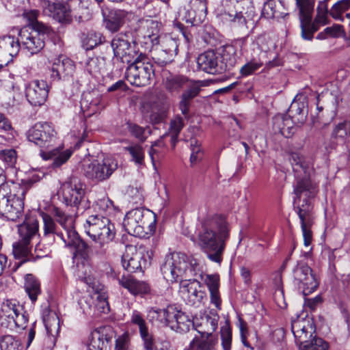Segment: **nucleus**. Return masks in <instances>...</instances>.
<instances>
[{"mask_svg":"<svg viewBox=\"0 0 350 350\" xmlns=\"http://www.w3.org/2000/svg\"><path fill=\"white\" fill-rule=\"evenodd\" d=\"M317 193V186L310 179L304 177L297 180L294 188L295 197L293 200L294 209L299 216L305 246H309L312 240L310 230L314 219L311 199Z\"/></svg>","mask_w":350,"mask_h":350,"instance_id":"f257e3e1","label":"nucleus"},{"mask_svg":"<svg viewBox=\"0 0 350 350\" xmlns=\"http://www.w3.org/2000/svg\"><path fill=\"white\" fill-rule=\"evenodd\" d=\"M228 237V224L222 216H214L204 225L199 240L203 252L210 260L218 264L221 262Z\"/></svg>","mask_w":350,"mask_h":350,"instance_id":"f03ea898","label":"nucleus"},{"mask_svg":"<svg viewBox=\"0 0 350 350\" xmlns=\"http://www.w3.org/2000/svg\"><path fill=\"white\" fill-rule=\"evenodd\" d=\"M163 278L170 282L178 280H192V278L202 279L203 265L193 256L188 257L181 252H173L165 256L161 267Z\"/></svg>","mask_w":350,"mask_h":350,"instance_id":"7ed1b4c3","label":"nucleus"},{"mask_svg":"<svg viewBox=\"0 0 350 350\" xmlns=\"http://www.w3.org/2000/svg\"><path fill=\"white\" fill-rule=\"evenodd\" d=\"M53 215L56 221L59 224L65 232L64 233L58 234V236L65 243L66 247L74 249L73 255L75 258L79 257L87 260L92 255H97L95 250L98 247L96 245L94 247L90 246L79 237L75 229L74 218L72 215L66 214L59 208H54Z\"/></svg>","mask_w":350,"mask_h":350,"instance_id":"20e7f679","label":"nucleus"},{"mask_svg":"<svg viewBox=\"0 0 350 350\" xmlns=\"http://www.w3.org/2000/svg\"><path fill=\"white\" fill-rule=\"evenodd\" d=\"M25 190L14 184L0 185V216L15 221L23 215Z\"/></svg>","mask_w":350,"mask_h":350,"instance_id":"39448f33","label":"nucleus"},{"mask_svg":"<svg viewBox=\"0 0 350 350\" xmlns=\"http://www.w3.org/2000/svg\"><path fill=\"white\" fill-rule=\"evenodd\" d=\"M237 59L234 49L228 48L223 54L214 51H207L197 58L198 68L208 74H221L230 70L237 64Z\"/></svg>","mask_w":350,"mask_h":350,"instance_id":"423d86ee","label":"nucleus"},{"mask_svg":"<svg viewBox=\"0 0 350 350\" xmlns=\"http://www.w3.org/2000/svg\"><path fill=\"white\" fill-rule=\"evenodd\" d=\"M275 44L271 40L260 38L252 45V57L240 68L242 76L247 77L258 70L264 63L268 68L276 66L275 55L273 52Z\"/></svg>","mask_w":350,"mask_h":350,"instance_id":"0eeeda50","label":"nucleus"},{"mask_svg":"<svg viewBox=\"0 0 350 350\" xmlns=\"http://www.w3.org/2000/svg\"><path fill=\"white\" fill-rule=\"evenodd\" d=\"M295 1L299 10L301 36L304 40H312L314 33L320 27L327 23V14L317 13L312 21L314 0H295Z\"/></svg>","mask_w":350,"mask_h":350,"instance_id":"6e6552de","label":"nucleus"},{"mask_svg":"<svg viewBox=\"0 0 350 350\" xmlns=\"http://www.w3.org/2000/svg\"><path fill=\"white\" fill-rule=\"evenodd\" d=\"M156 217L153 212L148 209L137 208L129 211L125 215L123 226L125 230L135 237H144L154 230Z\"/></svg>","mask_w":350,"mask_h":350,"instance_id":"1a4fd4ad","label":"nucleus"},{"mask_svg":"<svg viewBox=\"0 0 350 350\" xmlns=\"http://www.w3.org/2000/svg\"><path fill=\"white\" fill-rule=\"evenodd\" d=\"M34 28H23L18 33L21 49L31 55L38 53L44 46L51 28L45 24H36Z\"/></svg>","mask_w":350,"mask_h":350,"instance_id":"9d476101","label":"nucleus"},{"mask_svg":"<svg viewBox=\"0 0 350 350\" xmlns=\"http://www.w3.org/2000/svg\"><path fill=\"white\" fill-rule=\"evenodd\" d=\"M154 75L152 64L148 57L140 53L126 68V77L127 81L137 87L150 84Z\"/></svg>","mask_w":350,"mask_h":350,"instance_id":"9b49d317","label":"nucleus"},{"mask_svg":"<svg viewBox=\"0 0 350 350\" xmlns=\"http://www.w3.org/2000/svg\"><path fill=\"white\" fill-rule=\"evenodd\" d=\"M29 320L28 314L23 306L16 300H6L3 302L0 311L1 326L13 329L15 327L24 329Z\"/></svg>","mask_w":350,"mask_h":350,"instance_id":"f8f14e48","label":"nucleus"},{"mask_svg":"<svg viewBox=\"0 0 350 350\" xmlns=\"http://www.w3.org/2000/svg\"><path fill=\"white\" fill-rule=\"evenodd\" d=\"M118 161L111 156H105L102 159H94L83 165L84 176L94 183L108 180L118 169Z\"/></svg>","mask_w":350,"mask_h":350,"instance_id":"ddd939ff","label":"nucleus"},{"mask_svg":"<svg viewBox=\"0 0 350 350\" xmlns=\"http://www.w3.org/2000/svg\"><path fill=\"white\" fill-rule=\"evenodd\" d=\"M154 252L144 247L137 248L133 245L126 246L125 253L122 256V265L128 272L141 271L150 265Z\"/></svg>","mask_w":350,"mask_h":350,"instance_id":"4468645a","label":"nucleus"},{"mask_svg":"<svg viewBox=\"0 0 350 350\" xmlns=\"http://www.w3.org/2000/svg\"><path fill=\"white\" fill-rule=\"evenodd\" d=\"M62 196L67 205L75 206L78 211L90 208V202L85 196L84 185L77 178L72 177L62 187Z\"/></svg>","mask_w":350,"mask_h":350,"instance_id":"2eb2a0df","label":"nucleus"},{"mask_svg":"<svg viewBox=\"0 0 350 350\" xmlns=\"http://www.w3.org/2000/svg\"><path fill=\"white\" fill-rule=\"evenodd\" d=\"M293 284L304 296L313 293L319 282L312 269L304 262H298L293 269Z\"/></svg>","mask_w":350,"mask_h":350,"instance_id":"dca6fc26","label":"nucleus"},{"mask_svg":"<svg viewBox=\"0 0 350 350\" xmlns=\"http://www.w3.org/2000/svg\"><path fill=\"white\" fill-rule=\"evenodd\" d=\"M111 46L114 58L123 64L130 63L136 54L135 42L129 31L115 36L111 41Z\"/></svg>","mask_w":350,"mask_h":350,"instance_id":"f3484780","label":"nucleus"},{"mask_svg":"<svg viewBox=\"0 0 350 350\" xmlns=\"http://www.w3.org/2000/svg\"><path fill=\"white\" fill-rule=\"evenodd\" d=\"M57 133L47 122L36 123L27 133L29 142L34 143L42 149H49L54 147L57 141Z\"/></svg>","mask_w":350,"mask_h":350,"instance_id":"a211bd4d","label":"nucleus"},{"mask_svg":"<svg viewBox=\"0 0 350 350\" xmlns=\"http://www.w3.org/2000/svg\"><path fill=\"white\" fill-rule=\"evenodd\" d=\"M180 294L185 302L195 308H200L207 300V296L202 284L197 278L187 282L183 283L180 286Z\"/></svg>","mask_w":350,"mask_h":350,"instance_id":"6ab92c4d","label":"nucleus"},{"mask_svg":"<svg viewBox=\"0 0 350 350\" xmlns=\"http://www.w3.org/2000/svg\"><path fill=\"white\" fill-rule=\"evenodd\" d=\"M238 0H221L216 10L217 16L224 23H232L234 25H243L245 19L241 11L237 8Z\"/></svg>","mask_w":350,"mask_h":350,"instance_id":"aec40b11","label":"nucleus"},{"mask_svg":"<svg viewBox=\"0 0 350 350\" xmlns=\"http://www.w3.org/2000/svg\"><path fill=\"white\" fill-rule=\"evenodd\" d=\"M81 280L87 284L89 292L94 293L92 296L95 299L94 306L97 312L98 313H108L109 312L108 296L104 290L103 286L90 275L81 278Z\"/></svg>","mask_w":350,"mask_h":350,"instance_id":"412c9836","label":"nucleus"},{"mask_svg":"<svg viewBox=\"0 0 350 350\" xmlns=\"http://www.w3.org/2000/svg\"><path fill=\"white\" fill-rule=\"evenodd\" d=\"M49 86L44 80L31 81L25 88V96L29 103L35 106L44 103L48 96Z\"/></svg>","mask_w":350,"mask_h":350,"instance_id":"4be33fe9","label":"nucleus"},{"mask_svg":"<svg viewBox=\"0 0 350 350\" xmlns=\"http://www.w3.org/2000/svg\"><path fill=\"white\" fill-rule=\"evenodd\" d=\"M32 243L18 241L12 245V253L16 259L20 260L17 267H20L22 264L27 262H34L38 258H40L45 256L44 254H40L38 253V250H41L40 244L38 243L35 247L34 256L31 252Z\"/></svg>","mask_w":350,"mask_h":350,"instance_id":"5701e85b","label":"nucleus"},{"mask_svg":"<svg viewBox=\"0 0 350 350\" xmlns=\"http://www.w3.org/2000/svg\"><path fill=\"white\" fill-rule=\"evenodd\" d=\"M21 49V42L12 36L0 37V68L6 66Z\"/></svg>","mask_w":350,"mask_h":350,"instance_id":"b1692460","label":"nucleus"},{"mask_svg":"<svg viewBox=\"0 0 350 350\" xmlns=\"http://www.w3.org/2000/svg\"><path fill=\"white\" fill-rule=\"evenodd\" d=\"M75 70L74 62L64 55H59L53 62L51 71V79L53 81L66 79L72 76Z\"/></svg>","mask_w":350,"mask_h":350,"instance_id":"393cba45","label":"nucleus"},{"mask_svg":"<svg viewBox=\"0 0 350 350\" xmlns=\"http://www.w3.org/2000/svg\"><path fill=\"white\" fill-rule=\"evenodd\" d=\"M291 330L297 345L306 342L312 336L314 329L309 319L297 317L291 321Z\"/></svg>","mask_w":350,"mask_h":350,"instance_id":"a878e982","label":"nucleus"},{"mask_svg":"<svg viewBox=\"0 0 350 350\" xmlns=\"http://www.w3.org/2000/svg\"><path fill=\"white\" fill-rule=\"evenodd\" d=\"M80 106L83 115L90 117L105 107L103 95L96 91L84 93L80 101Z\"/></svg>","mask_w":350,"mask_h":350,"instance_id":"bb28decb","label":"nucleus"},{"mask_svg":"<svg viewBox=\"0 0 350 350\" xmlns=\"http://www.w3.org/2000/svg\"><path fill=\"white\" fill-rule=\"evenodd\" d=\"M44 12L62 23L68 24L72 20L70 6L68 4L46 2Z\"/></svg>","mask_w":350,"mask_h":350,"instance_id":"cd10ccee","label":"nucleus"},{"mask_svg":"<svg viewBox=\"0 0 350 350\" xmlns=\"http://www.w3.org/2000/svg\"><path fill=\"white\" fill-rule=\"evenodd\" d=\"M127 16L128 12L124 10H109L103 18L105 29L111 33L118 32L124 25Z\"/></svg>","mask_w":350,"mask_h":350,"instance_id":"c85d7f7f","label":"nucleus"},{"mask_svg":"<svg viewBox=\"0 0 350 350\" xmlns=\"http://www.w3.org/2000/svg\"><path fill=\"white\" fill-rule=\"evenodd\" d=\"M144 38L147 40V42L149 41L152 44H158L168 53H170L175 56L178 54V44L177 40L169 36H159L157 29H155V32L151 33L147 32Z\"/></svg>","mask_w":350,"mask_h":350,"instance_id":"c756f323","label":"nucleus"},{"mask_svg":"<svg viewBox=\"0 0 350 350\" xmlns=\"http://www.w3.org/2000/svg\"><path fill=\"white\" fill-rule=\"evenodd\" d=\"M39 224L34 217H26L24 222L18 226L19 241L31 243V241L39 235Z\"/></svg>","mask_w":350,"mask_h":350,"instance_id":"7c9ffc66","label":"nucleus"},{"mask_svg":"<svg viewBox=\"0 0 350 350\" xmlns=\"http://www.w3.org/2000/svg\"><path fill=\"white\" fill-rule=\"evenodd\" d=\"M96 234L93 235L90 239L98 247L95 250L97 256H103L106 253L107 245L111 242L116 235L115 227L112 224L107 227L102 229Z\"/></svg>","mask_w":350,"mask_h":350,"instance_id":"2f4dec72","label":"nucleus"},{"mask_svg":"<svg viewBox=\"0 0 350 350\" xmlns=\"http://www.w3.org/2000/svg\"><path fill=\"white\" fill-rule=\"evenodd\" d=\"M51 148L49 151L41 150L40 154L44 160H53V168L59 167L70 159L72 154V151L69 149L62 150L63 146L60 144L57 147Z\"/></svg>","mask_w":350,"mask_h":350,"instance_id":"473e14b6","label":"nucleus"},{"mask_svg":"<svg viewBox=\"0 0 350 350\" xmlns=\"http://www.w3.org/2000/svg\"><path fill=\"white\" fill-rule=\"evenodd\" d=\"M296 123L287 114H277L273 118V129L284 137H291L295 132Z\"/></svg>","mask_w":350,"mask_h":350,"instance_id":"72a5a7b5","label":"nucleus"},{"mask_svg":"<svg viewBox=\"0 0 350 350\" xmlns=\"http://www.w3.org/2000/svg\"><path fill=\"white\" fill-rule=\"evenodd\" d=\"M105 327H100L93 330L88 339V350H109L111 338L105 333Z\"/></svg>","mask_w":350,"mask_h":350,"instance_id":"f704fd0d","label":"nucleus"},{"mask_svg":"<svg viewBox=\"0 0 350 350\" xmlns=\"http://www.w3.org/2000/svg\"><path fill=\"white\" fill-rule=\"evenodd\" d=\"M130 321L131 324L138 327L144 349H150L152 336L148 331V327L143 314L136 310H133L131 315Z\"/></svg>","mask_w":350,"mask_h":350,"instance_id":"c9c22d12","label":"nucleus"},{"mask_svg":"<svg viewBox=\"0 0 350 350\" xmlns=\"http://www.w3.org/2000/svg\"><path fill=\"white\" fill-rule=\"evenodd\" d=\"M190 9L186 12V21L191 24L201 22L206 14V3L204 0H191Z\"/></svg>","mask_w":350,"mask_h":350,"instance_id":"e433bc0d","label":"nucleus"},{"mask_svg":"<svg viewBox=\"0 0 350 350\" xmlns=\"http://www.w3.org/2000/svg\"><path fill=\"white\" fill-rule=\"evenodd\" d=\"M112 224L109 217L100 215H92L88 217L86 219V223L84 225L86 234L92 237L94 234L98 235V232L102 229Z\"/></svg>","mask_w":350,"mask_h":350,"instance_id":"4c0bfd02","label":"nucleus"},{"mask_svg":"<svg viewBox=\"0 0 350 350\" xmlns=\"http://www.w3.org/2000/svg\"><path fill=\"white\" fill-rule=\"evenodd\" d=\"M119 284L126 288L131 294L134 295H145L150 292L149 285L142 281H139L133 278L132 276L123 275L118 280Z\"/></svg>","mask_w":350,"mask_h":350,"instance_id":"58836bf2","label":"nucleus"},{"mask_svg":"<svg viewBox=\"0 0 350 350\" xmlns=\"http://www.w3.org/2000/svg\"><path fill=\"white\" fill-rule=\"evenodd\" d=\"M174 306L170 305L165 308L153 307L149 309L148 316L150 321H156L160 324L169 327L170 318L174 317Z\"/></svg>","mask_w":350,"mask_h":350,"instance_id":"ea45409f","label":"nucleus"},{"mask_svg":"<svg viewBox=\"0 0 350 350\" xmlns=\"http://www.w3.org/2000/svg\"><path fill=\"white\" fill-rule=\"evenodd\" d=\"M164 88L172 94H178L188 85L189 79L180 75L169 74L163 81Z\"/></svg>","mask_w":350,"mask_h":350,"instance_id":"a19ab883","label":"nucleus"},{"mask_svg":"<svg viewBox=\"0 0 350 350\" xmlns=\"http://www.w3.org/2000/svg\"><path fill=\"white\" fill-rule=\"evenodd\" d=\"M174 317L170 318L169 327L176 332L185 333L189 330L192 323L187 315L174 306Z\"/></svg>","mask_w":350,"mask_h":350,"instance_id":"79ce46f5","label":"nucleus"},{"mask_svg":"<svg viewBox=\"0 0 350 350\" xmlns=\"http://www.w3.org/2000/svg\"><path fill=\"white\" fill-rule=\"evenodd\" d=\"M308 111L304 103L293 101L288 110V116L296 123L297 126L303 125L307 118Z\"/></svg>","mask_w":350,"mask_h":350,"instance_id":"37998d69","label":"nucleus"},{"mask_svg":"<svg viewBox=\"0 0 350 350\" xmlns=\"http://www.w3.org/2000/svg\"><path fill=\"white\" fill-rule=\"evenodd\" d=\"M83 47L85 50H92L105 41V38L100 32L90 31L83 33L81 36Z\"/></svg>","mask_w":350,"mask_h":350,"instance_id":"c03bdc74","label":"nucleus"},{"mask_svg":"<svg viewBox=\"0 0 350 350\" xmlns=\"http://www.w3.org/2000/svg\"><path fill=\"white\" fill-rule=\"evenodd\" d=\"M282 8L281 0H268L264 3L262 15L267 19L283 17Z\"/></svg>","mask_w":350,"mask_h":350,"instance_id":"a18cd8bd","label":"nucleus"},{"mask_svg":"<svg viewBox=\"0 0 350 350\" xmlns=\"http://www.w3.org/2000/svg\"><path fill=\"white\" fill-rule=\"evenodd\" d=\"M151 54L154 62L161 67L172 62L175 57V55L168 53L158 44H152Z\"/></svg>","mask_w":350,"mask_h":350,"instance_id":"49530a36","label":"nucleus"},{"mask_svg":"<svg viewBox=\"0 0 350 350\" xmlns=\"http://www.w3.org/2000/svg\"><path fill=\"white\" fill-rule=\"evenodd\" d=\"M25 288L31 301L35 302L38 295L41 293L40 282L32 275H27Z\"/></svg>","mask_w":350,"mask_h":350,"instance_id":"de8ad7c7","label":"nucleus"},{"mask_svg":"<svg viewBox=\"0 0 350 350\" xmlns=\"http://www.w3.org/2000/svg\"><path fill=\"white\" fill-rule=\"evenodd\" d=\"M215 344V341L212 338L196 337L185 350H212Z\"/></svg>","mask_w":350,"mask_h":350,"instance_id":"09e8293b","label":"nucleus"},{"mask_svg":"<svg viewBox=\"0 0 350 350\" xmlns=\"http://www.w3.org/2000/svg\"><path fill=\"white\" fill-rule=\"evenodd\" d=\"M350 8V0H341L331 8L329 13L335 20L344 21L342 14Z\"/></svg>","mask_w":350,"mask_h":350,"instance_id":"8fccbe9b","label":"nucleus"},{"mask_svg":"<svg viewBox=\"0 0 350 350\" xmlns=\"http://www.w3.org/2000/svg\"><path fill=\"white\" fill-rule=\"evenodd\" d=\"M41 216L43 220V235L44 237H53L55 234H57L58 237V234H60V232H57L56 229V224L54 221V219L52 218V217L47 213H41ZM65 232L64 231L63 232Z\"/></svg>","mask_w":350,"mask_h":350,"instance_id":"3c124183","label":"nucleus"},{"mask_svg":"<svg viewBox=\"0 0 350 350\" xmlns=\"http://www.w3.org/2000/svg\"><path fill=\"white\" fill-rule=\"evenodd\" d=\"M301 350H327V343L321 338L314 337L307 339L306 342L299 345Z\"/></svg>","mask_w":350,"mask_h":350,"instance_id":"603ef678","label":"nucleus"},{"mask_svg":"<svg viewBox=\"0 0 350 350\" xmlns=\"http://www.w3.org/2000/svg\"><path fill=\"white\" fill-rule=\"evenodd\" d=\"M96 208L105 213L107 217L114 215L116 207L108 197H104L96 202Z\"/></svg>","mask_w":350,"mask_h":350,"instance_id":"864d4df0","label":"nucleus"},{"mask_svg":"<svg viewBox=\"0 0 350 350\" xmlns=\"http://www.w3.org/2000/svg\"><path fill=\"white\" fill-rule=\"evenodd\" d=\"M132 157V161L136 165H143L144 164V151L142 146L135 144L126 148Z\"/></svg>","mask_w":350,"mask_h":350,"instance_id":"5fc2aeb1","label":"nucleus"},{"mask_svg":"<svg viewBox=\"0 0 350 350\" xmlns=\"http://www.w3.org/2000/svg\"><path fill=\"white\" fill-rule=\"evenodd\" d=\"M293 170L296 173L303 172L305 174L307 172V165L306 164L304 157L299 153L293 152L289 158Z\"/></svg>","mask_w":350,"mask_h":350,"instance_id":"6e6d98bb","label":"nucleus"},{"mask_svg":"<svg viewBox=\"0 0 350 350\" xmlns=\"http://www.w3.org/2000/svg\"><path fill=\"white\" fill-rule=\"evenodd\" d=\"M221 345L224 350H230L232 345V331L228 325L221 327Z\"/></svg>","mask_w":350,"mask_h":350,"instance_id":"4d7b16f0","label":"nucleus"},{"mask_svg":"<svg viewBox=\"0 0 350 350\" xmlns=\"http://www.w3.org/2000/svg\"><path fill=\"white\" fill-rule=\"evenodd\" d=\"M16 159V152L14 149H5L0 151V159L8 167H13Z\"/></svg>","mask_w":350,"mask_h":350,"instance_id":"13d9d810","label":"nucleus"},{"mask_svg":"<svg viewBox=\"0 0 350 350\" xmlns=\"http://www.w3.org/2000/svg\"><path fill=\"white\" fill-rule=\"evenodd\" d=\"M163 147V144L161 141L155 142L150 147L148 154L151 159L152 163L155 167V162L162 157L161 149Z\"/></svg>","mask_w":350,"mask_h":350,"instance_id":"bf43d9fd","label":"nucleus"},{"mask_svg":"<svg viewBox=\"0 0 350 350\" xmlns=\"http://www.w3.org/2000/svg\"><path fill=\"white\" fill-rule=\"evenodd\" d=\"M200 86L201 85L199 82L191 81L189 79L188 85L185 87L187 89L183 93L182 95L185 96L190 100H192L199 94L200 91Z\"/></svg>","mask_w":350,"mask_h":350,"instance_id":"052dcab7","label":"nucleus"},{"mask_svg":"<svg viewBox=\"0 0 350 350\" xmlns=\"http://www.w3.org/2000/svg\"><path fill=\"white\" fill-rule=\"evenodd\" d=\"M59 319L55 314L51 315L44 319L47 333L53 336L54 333L57 332L59 329Z\"/></svg>","mask_w":350,"mask_h":350,"instance_id":"680f3d73","label":"nucleus"},{"mask_svg":"<svg viewBox=\"0 0 350 350\" xmlns=\"http://www.w3.org/2000/svg\"><path fill=\"white\" fill-rule=\"evenodd\" d=\"M185 126L184 120L180 116H176L171 121L170 124V134L179 135L180 132Z\"/></svg>","mask_w":350,"mask_h":350,"instance_id":"e2e57ef3","label":"nucleus"},{"mask_svg":"<svg viewBox=\"0 0 350 350\" xmlns=\"http://www.w3.org/2000/svg\"><path fill=\"white\" fill-rule=\"evenodd\" d=\"M0 346L2 350H16L18 341L12 336H5L1 340Z\"/></svg>","mask_w":350,"mask_h":350,"instance_id":"0e129e2a","label":"nucleus"},{"mask_svg":"<svg viewBox=\"0 0 350 350\" xmlns=\"http://www.w3.org/2000/svg\"><path fill=\"white\" fill-rule=\"evenodd\" d=\"M100 65L99 59L98 57H92L86 62L85 69L90 75H96L100 71Z\"/></svg>","mask_w":350,"mask_h":350,"instance_id":"69168bd1","label":"nucleus"},{"mask_svg":"<svg viewBox=\"0 0 350 350\" xmlns=\"http://www.w3.org/2000/svg\"><path fill=\"white\" fill-rule=\"evenodd\" d=\"M127 127L129 131L131 133L132 135L142 141L145 140V129L143 127L133 123H128Z\"/></svg>","mask_w":350,"mask_h":350,"instance_id":"338daca9","label":"nucleus"},{"mask_svg":"<svg viewBox=\"0 0 350 350\" xmlns=\"http://www.w3.org/2000/svg\"><path fill=\"white\" fill-rule=\"evenodd\" d=\"M129 343V335L127 334H123L116 340L115 350H127Z\"/></svg>","mask_w":350,"mask_h":350,"instance_id":"774afa93","label":"nucleus"}]
</instances>
